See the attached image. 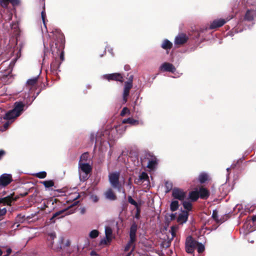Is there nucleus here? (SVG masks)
<instances>
[{
    "label": "nucleus",
    "instance_id": "nucleus-17",
    "mask_svg": "<svg viewBox=\"0 0 256 256\" xmlns=\"http://www.w3.org/2000/svg\"><path fill=\"white\" fill-rule=\"evenodd\" d=\"M226 21L224 19L215 20L210 26V29H215L222 26L225 24Z\"/></svg>",
    "mask_w": 256,
    "mask_h": 256
},
{
    "label": "nucleus",
    "instance_id": "nucleus-22",
    "mask_svg": "<svg viewBox=\"0 0 256 256\" xmlns=\"http://www.w3.org/2000/svg\"><path fill=\"white\" fill-rule=\"evenodd\" d=\"M105 196L107 199L110 200H115L117 198L112 188H109L105 192Z\"/></svg>",
    "mask_w": 256,
    "mask_h": 256
},
{
    "label": "nucleus",
    "instance_id": "nucleus-7",
    "mask_svg": "<svg viewBox=\"0 0 256 256\" xmlns=\"http://www.w3.org/2000/svg\"><path fill=\"white\" fill-rule=\"evenodd\" d=\"M12 181V176L10 174H4L0 176V190L5 188Z\"/></svg>",
    "mask_w": 256,
    "mask_h": 256
},
{
    "label": "nucleus",
    "instance_id": "nucleus-47",
    "mask_svg": "<svg viewBox=\"0 0 256 256\" xmlns=\"http://www.w3.org/2000/svg\"><path fill=\"white\" fill-rule=\"evenodd\" d=\"M134 242H131L130 239L129 242H128V244H126L124 248V251L128 252L130 250V248L132 246V245Z\"/></svg>",
    "mask_w": 256,
    "mask_h": 256
},
{
    "label": "nucleus",
    "instance_id": "nucleus-30",
    "mask_svg": "<svg viewBox=\"0 0 256 256\" xmlns=\"http://www.w3.org/2000/svg\"><path fill=\"white\" fill-rule=\"evenodd\" d=\"M123 124H130L132 125H138L139 124L138 120H136L132 118H128L122 120Z\"/></svg>",
    "mask_w": 256,
    "mask_h": 256
},
{
    "label": "nucleus",
    "instance_id": "nucleus-62",
    "mask_svg": "<svg viewBox=\"0 0 256 256\" xmlns=\"http://www.w3.org/2000/svg\"><path fill=\"white\" fill-rule=\"evenodd\" d=\"M56 192H64L65 191L63 189H58L55 190Z\"/></svg>",
    "mask_w": 256,
    "mask_h": 256
},
{
    "label": "nucleus",
    "instance_id": "nucleus-21",
    "mask_svg": "<svg viewBox=\"0 0 256 256\" xmlns=\"http://www.w3.org/2000/svg\"><path fill=\"white\" fill-rule=\"evenodd\" d=\"M67 210V209H64L61 210H60L56 213H54L52 216L50 218V222L52 223H54L56 222V218H63L64 216V215H62L64 212H66Z\"/></svg>",
    "mask_w": 256,
    "mask_h": 256
},
{
    "label": "nucleus",
    "instance_id": "nucleus-49",
    "mask_svg": "<svg viewBox=\"0 0 256 256\" xmlns=\"http://www.w3.org/2000/svg\"><path fill=\"white\" fill-rule=\"evenodd\" d=\"M10 121L7 120V122L4 124V128L2 129L1 130L2 131H4L6 130L8 128V127L9 125L11 124Z\"/></svg>",
    "mask_w": 256,
    "mask_h": 256
},
{
    "label": "nucleus",
    "instance_id": "nucleus-63",
    "mask_svg": "<svg viewBox=\"0 0 256 256\" xmlns=\"http://www.w3.org/2000/svg\"><path fill=\"white\" fill-rule=\"evenodd\" d=\"M40 92V91L38 92H37L35 96H33V98L32 100H32V102H33L35 100L36 97L39 94Z\"/></svg>",
    "mask_w": 256,
    "mask_h": 256
},
{
    "label": "nucleus",
    "instance_id": "nucleus-40",
    "mask_svg": "<svg viewBox=\"0 0 256 256\" xmlns=\"http://www.w3.org/2000/svg\"><path fill=\"white\" fill-rule=\"evenodd\" d=\"M198 252L200 254L202 253L205 250L204 246L202 244L198 242L196 244Z\"/></svg>",
    "mask_w": 256,
    "mask_h": 256
},
{
    "label": "nucleus",
    "instance_id": "nucleus-4",
    "mask_svg": "<svg viewBox=\"0 0 256 256\" xmlns=\"http://www.w3.org/2000/svg\"><path fill=\"white\" fill-rule=\"evenodd\" d=\"M120 174L118 172H112L108 175V180L111 186L115 188L120 189L121 184L120 182Z\"/></svg>",
    "mask_w": 256,
    "mask_h": 256
},
{
    "label": "nucleus",
    "instance_id": "nucleus-54",
    "mask_svg": "<svg viewBox=\"0 0 256 256\" xmlns=\"http://www.w3.org/2000/svg\"><path fill=\"white\" fill-rule=\"evenodd\" d=\"M17 38L20 36L21 30L20 29L19 27L18 26V22L17 21Z\"/></svg>",
    "mask_w": 256,
    "mask_h": 256
},
{
    "label": "nucleus",
    "instance_id": "nucleus-31",
    "mask_svg": "<svg viewBox=\"0 0 256 256\" xmlns=\"http://www.w3.org/2000/svg\"><path fill=\"white\" fill-rule=\"evenodd\" d=\"M112 230L110 227L107 226L105 229V234L106 240L108 242H110L112 240Z\"/></svg>",
    "mask_w": 256,
    "mask_h": 256
},
{
    "label": "nucleus",
    "instance_id": "nucleus-60",
    "mask_svg": "<svg viewBox=\"0 0 256 256\" xmlns=\"http://www.w3.org/2000/svg\"><path fill=\"white\" fill-rule=\"evenodd\" d=\"M134 248V246H133V248H132V250H131V251L130 252H129L128 253L126 256H130V255L132 254V252L133 251Z\"/></svg>",
    "mask_w": 256,
    "mask_h": 256
},
{
    "label": "nucleus",
    "instance_id": "nucleus-44",
    "mask_svg": "<svg viewBox=\"0 0 256 256\" xmlns=\"http://www.w3.org/2000/svg\"><path fill=\"white\" fill-rule=\"evenodd\" d=\"M88 152H84V154H82L80 157V161L79 162H81L82 161H87L88 160Z\"/></svg>",
    "mask_w": 256,
    "mask_h": 256
},
{
    "label": "nucleus",
    "instance_id": "nucleus-26",
    "mask_svg": "<svg viewBox=\"0 0 256 256\" xmlns=\"http://www.w3.org/2000/svg\"><path fill=\"white\" fill-rule=\"evenodd\" d=\"M148 180V174L145 172H142L140 174L139 176V178L137 181L134 182L136 184H138L139 182H143L144 181Z\"/></svg>",
    "mask_w": 256,
    "mask_h": 256
},
{
    "label": "nucleus",
    "instance_id": "nucleus-13",
    "mask_svg": "<svg viewBox=\"0 0 256 256\" xmlns=\"http://www.w3.org/2000/svg\"><path fill=\"white\" fill-rule=\"evenodd\" d=\"M138 226L135 222H133L131 225L130 231V238L131 242H135L136 240V232Z\"/></svg>",
    "mask_w": 256,
    "mask_h": 256
},
{
    "label": "nucleus",
    "instance_id": "nucleus-34",
    "mask_svg": "<svg viewBox=\"0 0 256 256\" xmlns=\"http://www.w3.org/2000/svg\"><path fill=\"white\" fill-rule=\"evenodd\" d=\"M41 16H42V22H43V24L44 25V26L45 28H46V32H48L47 30V28H46V10H45V6L44 5V6H43V10H42V12H41Z\"/></svg>",
    "mask_w": 256,
    "mask_h": 256
},
{
    "label": "nucleus",
    "instance_id": "nucleus-28",
    "mask_svg": "<svg viewBox=\"0 0 256 256\" xmlns=\"http://www.w3.org/2000/svg\"><path fill=\"white\" fill-rule=\"evenodd\" d=\"M218 211L216 210H213L212 217L217 223H222L225 221L224 216L222 218L218 219Z\"/></svg>",
    "mask_w": 256,
    "mask_h": 256
},
{
    "label": "nucleus",
    "instance_id": "nucleus-20",
    "mask_svg": "<svg viewBox=\"0 0 256 256\" xmlns=\"http://www.w3.org/2000/svg\"><path fill=\"white\" fill-rule=\"evenodd\" d=\"M254 17H256V11L252 10H248L244 16V20L247 21H252Z\"/></svg>",
    "mask_w": 256,
    "mask_h": 256
},
{
    "label": "nucleus",
    "instance_id": "nucleus-23",
    "mask_svg": "<svg viewBox=\"0 0 256 256\" xmlns=\"http://www.w3.org/2000/svg\"><path fill=\"white\" fill-rule=\"evenodd\" d=\"M161 46L164 50H170L172 47V44L168 40L165 39L163 40Z\"/></svg>",
    "mask_w": 256,
    "mask_h": 256
},
{
    "label": "nucleus",
    "instance_id": "nucleus-52",
    "mask_svg": "<svg viewBox=\"0 0 256 256\" xmlns=\"http://www.w3.org/2000/svg\"><path fill=\"white\" fill-rule=\"evenodd\" d=\"M6 212V210L5 208L0 209V216H4Z\"/></svg>",
    "mask_w": 256,
    "mask_h": 256
},
{
    "label": "nucleus",
    "instance_id": "nucleus-64",
    "mask_svg": "<svg viewBox=\"0 0 256 256\" xmlns=\"http://www.w3.org/2000/svg\"><path fill=\"white\" fill-rule=\"evenodd\" d=\"M27 194H28V192H26L24 193L23 194H20L19 195L20 196L22 197H23L24 196H26Z\"/></svg>",
    "mask_w": 256,
    "mask_h": 256
},
{
    "label": "nucleus",
    "instance_id": "nucleus-51",
    "mask_svg": "<svg viewBox=\"0 0 256 256\" xmlns=\"http://www.w3.org/2000/svg\"><path fill=\"white\" fill-rule=\"evenodd\" d=\"M10 203V202L8 201V200L6 198H0V204H9Z\"/></svg>",
    "mask_w": 256,
    "mask_h": 256
},
{
    "label": "nucleus",
    "instance_id": "nucleus-45",
    "mask_svg": "<svg viewBox=\"0 0 256 256\" xmlns=\"http://www.w3.org/2000/svg\"><path fill=\"white\" fill-rule=\"evenodd\" d=\"M24 44L22 42L21 44H20V45H19V50H18V52H17V55H16V56H17V60L21 56V52L22 51V48L24 46Z\"/></svg>",
    "mask_w": 256,
    "mask_h": 256
},
{
    "label": "nucleus",
    "instance_id": "nucleus-43",
    "mask_svg": "<svg viewBox=\"0 0 256 256\" xmlns=\"http://www.w3.org/2000/svg\"><path fill=\"white\" fill-rule=\"evenodd\" d=\"M165 186L166 188V192H170V190H172V184L171 182H165Z\"/></svg>",
    "mask_w": 256,
    "mask_h": 256
},
{
    "label": "nucleus",
    "instance_id": "nucleus-32",
    "mask_svg": "<svg viewBox=\"0 0 256 256\" xmlns=\"http://www.w3.org/2000/svg\"><path fill=\"white\" fill-rule=\"evenodd\" d=\"M9 3L12 4L14 6L16 4V0H0V4L3 7H6Z\"/></svg>",
    "mask_w": 256,
    "mask_h": 256
},
{
    "label": "nucleus",
    "instance_id": "nucleus-8",
    "mask_svg": "<svg viewBox=\"0 0 256 256\" xmlns=\"http://www.w3.org/2000/svg\"><path fill=\"white\" fill-rule=\"evenodd\" d=\"M61 64V62L60 60L56 58L50 64V72L54 76H56L58 74V72L60 70H59L60 66Z\"/></svg>",
    "mask_w": 256,
    "mask_h": 256
},
{
    "label": "nucleus",
    "instance_id": "nucleus-15",
    "mask_svg": "<svg viewBox=\"0 0 256 256\" xmlns=\"http://www.w3.org/2000/svg\"><path fill=\"white\" fill-rule=\"evenodd\" d=\"M160 69L164 72H174L176 70L174 66L169 62H164L160 66Z\"/></svg>",
    "mask_w": 256,
    "mask_h": 256
},
{
    "label": "nucleus",
    "instance_id": "nucleus-41",
    "mask_svg": "<svg viewBox=\"0 0 256 256\" xmlns=\"http://www.w3.org/2000/svg\"><path fill=\"white\" fill-rule=\"evenodd\" d=\"M34 176L39 178H44L46 176V172L43 171L34 174Z\"/></svg>",
    "mask_w": 256,
    "mask_h": 256
},
{
    "label": "nucleus",
    "instance_id": "nucleus-37",
    "mask_svg": "<svg viewBox=\"0 0 256 256\" xmlns=\"http://www.w3.org/2000/svg\"><path fill=\"white\" fill-rule=\"evenodd\" d=\"M104 136V134L102 132H97L96 134V144L95 148L96 147V144L100 142V143L102 142V136Z\"/></svg>",
    "mask_w": 256,
    "mask_h": 256
},
{
    "label": "nucleus",
    "instance_id": "nucleus-35",
    "mask_svg": "<svg viewBox=\"0 0 256 256\" xmlns=\"http://www.w3.org/2000/svg\"><path fill=\"white\" fill-rule=\"evenodd\" d=\"M182 204L184 209H186L188 212L192 210V204L189 202L184 201Z\"/></svg>",
    "mask_w": 256,
    "mask_h": 256
},
{
    "label": "nucleus",
    "instance_id": "nucleus-59",
    "mask_svg": "<svg viewBox=\"0 0 256 256\" xmlns=\"http://www.w3.org/2000/svg\"><path fill=\"white\" fill-rule=\"evenodd\" d=\"M11 252H12V250L10 248H8L6 250V253H7L6 254L4 255L3 256H8L11 253Z\"/></svg>",
    "mask_w": 256,
    "mask_h": 256
},
{
    "label": "nucleus",
    "instance_id": "nucleus-29",
    "mask_svg": "<svg viewBox=\"0 0 256 256\" xmlns=\"http://www.w3.org/2000/svg\"><path fill=\"white\" fill-rule=\"evenodd\" d=\"M38 76L34 77L28 80L26 82V84L28 86H34L38 84Z\"/></svg>",
    "mask_w": 256,
    "mask_h": 256
},
{
    "label": "nucleus",
    "instance_id": "nucleus-24",
    "mask_svg": "<svg viewBox=\"0 0 256 256\" xmlns=\"http://www.w3.org/2000/svg\"><path fill=\"white\" fill-rule=\"evenodd\" d=\"M199 198L198 192L197 190H194L189 192L188 198L192 202L196 201Z\"/></svg>",
    "mask_w": 256,
    "mask_h": 256
},
{
    "label": "nucleus",
    "instance_id": "nucleus-53",
    "mask_svg": "<svg viewBox=\"0 0 256 256\" xmlns=\"http://www.w3.org/2000/svg\"><path fill=\"white\" fill-rule=\"evenodd\" d=\"M90 141L94 142H96V134H92L90 136Z\"/></svg>",
    "mask_w": 256,
    "mask_h": 256
},
{
    "label": "nucleus",
    "instance_id": "nucleus-6",
    "mask_svg": "<svg viewBox=\"0 0 256 256\" xmlns=\"http://www.w3.org/2000/svg\"><path fill=\"white\" fill-rule=\"evenodd\" d=\"M186 192H184L183 190L178 188H174L172 190V196L174 199L183 201L186 198Z\"/></svg>",
    "mask_w": 256,
    "mask_h": 256
},
{
    "label": "nucleus",
    "instance_id": "nucleus-36",
    "mask_svg": "<svg viewBox=\"0 0 256 256\" xmlns=\"http://www.w3.org/2000/svg\"><path fill=\"white\" fill-rule=\"evenodd\" d=\"M42 184L46 188H49L54 186V182L52 180H45Z\"/></svg>",
    "mask_w": 256,
    "mask_h": 256
},
{
    "label": "nucleus",
    "instance_id": "nucleus-57",
    "mask_svg": "<svg viewBox=\"0 0 256 256\" xmlns=\"http://www.w3.org/2000/svg\"><path fill=\"white\" fill-rule=\"evenodd\" d=\"M74 194L75 195V196H73L72 198L74 200H77V199L80 198V194Z\"/></svg>",
    "mask_w": 256,
    "mask_h": 256
},
{
    "label": "nucleus",
    "instance_id": "nucleus-18",
    "mask_svg": "<svg viewBox=\"0 0 256 256\" xmlns=\"http://www.w3.org/2000/svg\"><path fill=\"white\" fill-rule=\"evenodd\" d=\"M63 48H61L60 49V46H58L57 48H55L53 45L51 46V50L52 51V54L54 56V53L56 52L58 55H60V62H61L64 60V52L62 50Z\"/></svg>",
    "mask_w": 256,
    "mask_h": 256
},
{
    "label": "nucleus",
    "instance_id": "nucleus-33",
    "mask_svg": "<svg viewBox=\"0 0 256 256\" xmlns=\"http://www.w3.org/2000/svg\"><path fill=\"white\" fill-rule=\"evenodd\" d=\"M179 204L178 200H173L170 204V210L172 212H174L178 208Z\"/></svg>",
    "mask_w": 256,
    "mask_h": 256
},
{
    "label": "nucleus",
    "instance_id": "nucleus-50",
    "mask_svg": "<svg viewBox=\"0 0 256 256\" xmlns=\"http://www.w3.org/2000/svg\"><path fill=\"white\" fill-rule=\"evenodd\" d=\"M129 112V110L127 108H124L120 112V116H124L126 112Z\"/></svg>",
    "mask_w": 256,
    "mask_h": 256
},
{
    "label": "nucleus",
    "instance_id": "nucleus-38",
    "mask_svg": "<svg viewBox=\"0 0 256 256\" xmlns=\"http://www.w3.org/2000/svg\"><path fill=\"white\" fill-rule=\"evenodd\" d=\"M56 238V234L55 232H51L49 233L48 234L47 240L48 241H51L50 244L52 245L53 244V240Z\"/></svg>",
    "mask_w": 256,
    "mask_h": 256
},
{
    "label": "nucleus",
    "instance_id": "nucleus-55",
    "mask_svg": "<svg viewBox=\"0 0 256 256\" xmlns=\"http://www.w3.org/2000/svg\"><path fill=\"white\" fill-rule=\"evenodd\" d=\"M132 81H133V76L130 75V77L128 78V80L127 82H130V84H132Z\"/></svg>",
    "mask_w": 256,
    "mask_h": 256
},
{
    "label": "nucleus",
    "instance_id": "nucleus-58",
    "mask_svg": "<svg viewBox=\"0 0 256 256\" xmlns=\"http://www.w3.org/2000/svg\"><path fill=\"white\" fill-rule=\"evenodd\" d=\"M90 255L91 256H98V254L96 253V252L94 250H92L90 252Z\"/></svg>",
    "mask_w": 256,
    "mask_h": 256
},
{
    "label": "nucleus",
    "instance_id": "nucleus-56",
    "mask_svg": "<svg viewBox=\"0 0 256 256\" xmlns=\"http://www.w3.org/2000/svg\"><path fill=\"white\" fill-rule=\"evenodd\" d=\"M6 152L4 150H0V160L4 156Z\"/></svg>",
    "mask_w": 256,
    "mask_h": 256
},
{
    "label": "nucleus",
    "instance_id": "nucleus-9",
    "mask_svg": "<svg viewBox=\"0 0 256 256\" xmlns=\"http://www.w3.org/2000/svg\"><path fill=\"white\" fill-rule=\"evenodd\" d=\"M78 166L81 170L86 174V176L84 177L83 178V180L84 181L88 178V174L92 172V168L88 164L82 163L81 162H78Z\"/></svg>",
    "mask_w": 256,
    "mask_h": 256
},
{
    "label": "nucleus",
    "instance_id": "nucleus-5",
    "mask_svg": "<svg viewBox=\"0 0 256 256\" xmlns=\"http://www.w3.org/2000/svg\"><path fill=\"white\" fill-rule=\"evenodd\" d=\"M196 244H198V242L194 240L192 236H188L185 242L186 251L188 254H192L196 246Z\"/></svg>",
    "mask_w": 256,
    "mask_h": 256
},
{
    "label": "nucleus",
    "instance_id": "nucleus-27",
    "mask_svg": "<svg viewBox=\"0 0 256 256\" xmlns=\"http://www.w3.org/2000/svg\"><path fill=\"white\" fill-rule=\"evenodd\" d=\"M198 180L200 184L205 183L208 180V175L206 172H202L200 174Z\"/></svg>",
    "mask_w": 256,
    "mask_h": 256
},
{
    "label": "nucleus",
    "instance_id": "nucleus-46",
    "mask_svg": "<svg viewBox=\"0 0 256 256\" xmlns=\"http://www.w3.org/2000/svg\"><path fill=\"white\" fill-rule=\"evenodd\" d=\"M128 202L130 204L136 207H137L138 206V203L132 198V197L130 196H128Z\"/></svg>",
    "mask_w": 256,
    "mask_h": 256
},
{
    "label": "nucleus",
    "instance_id": "nucleus-2",
    "mask_svg": "<svg viewBox=\"0 0 256 256\" xmlns=\"http://www.w3.org/2000/svg\"><path fill=\"white\" fill-rule=\"evenodd\" d=\"M140 160L142 166H144L148 161L146 166L150 170L154 169L158 164L156 158L150 152H146Z\"/></svg>",
    "mask_w": 256,
    "mask_h": 256
},
{
    "label": "nucleus",
    "instance_id": "nucleus-16",
    "mask_svg": "<svg viewBox=\"0 0 256 256\" xmlns=\"http://www.w3.org/2000/svg\"><path fill=\"white\" fill-rule=\"evenodd\" d=\"M198 192L199 198L202 200H206L210 196V191L202 186H201L199 190L198 191Z\"/></svg>",
    "mask_w": 256,
    "mask_h": 256
},
{
    "label": "nucleus",
    "instance_id": "nucleus-11",
    "mask_svg": "<svg viewBox=\"0 0 256 256\" xmlns=\"http://www.w3.org/2000/svg\"><path fill=\"white\" fill-rule=\"evenodd\" d=\"M188 40V38L186 34L181 33L175 38L174 44L176 45H182L186 44Z\"/></svg>",
    "mask_w": 256,
    "mask_h": 256
},
{
    "label": "nucleus",
    "instance_id": "nucleus-19",
    "mask_svg": "<svg viewBox=\"0 0 256 256\" xmlns=\"http://www.w3.org/2000/svg\"><path fill=\"white\" fill-rule=\"evenodd\" d=\"M188 212L187 211L183 210L181 214H180L178 218L177 222L180 224H183L186 222L188 218Z\"/></svg>",
    "mask_w": 256,
    "mask_h": 256
},
{
    "label": "nucleus",
    "instance_id": "nucleus-25",
    "mask_svg": "<svg viewBox=\"0 0 256 256\" xmlns=\"http://www.w3.org/2000/svg\"><path fill=\"white\" fill-rule=\"evenodd\" d=\"M176 213L175 214H168L167 213L165 216V222L167 223L168 225L176 218Z\"/></svg>",
    "mask_w": 256,
    "mask_h": 256
},
{
    "label": "nucleus",
    "instance_id": "nucleus-42",
    "mask_svg": "<svg viewBox=\"0 0 256 256\" xmlns=\"http://www.w3.org/2000/svg\"><path fill=\"white\" fill-rule=\"evenodd\" d=\"M178 228L177 226H171L170 232L172 236V239L174 238L176 236V231Z\"/></svg>",
    "mask_w": 256,
    "mask_h": 256
},
{
    "label": "nucleus",
    "instance_id": "nucleus-12",
    "mask_svg": "<svg viewBox=\"0 0 256 256\" xmlns=\"http://www.w3.org/2000/svg\"><path fill=\"white\" fill-rule=\"evenodd\" d=\"M16 102L14 103V108L12 110L8 111L4 117V119L8 120L12 122L16 118Z\"/></svg>",
    "mask_w": 256,
    "mask_h": 256
},
{
    "label": "nucleus",
    "instance_id": "nucleus-1",
    "mask_svg": "<svg viewBox=\"0 0 256 256\" xmlns=\"http://www.w3.org/2000/svg\"><path fill=\"white\" fill-rule=\"evenodd\" d=\"M22 98V100L20 99L17 102V118L20 116L32 102L29 94L24 93Z\"/></svg>",
    "mask_w": 256,
    "mask_h": 256
},
{
    "label": "nucleus",
    "instance_id": "nucleus-61",
    "mask_svg": "<svg viewBox=\"0 0 256 256\" xmlns=\"http://www.w3.org/2000/svg\"><path fill=\"white\" fill-rule=\"evenodd\" d=\"M252 222H256V214L252 216Z\"/></svg>",
    "mask_w": 256,
    "mask_h": 256
},
{
    "label": "nucleus",
    "instance_id": "nucleus-3",
    "mask_svg": "<svg viewBox=\"0 0 256 256\" xmlns=\"http://www.w3.org/2000/svg\"><path fill=\"white\" fill-rule=\"evenodd\" d=\"M52 38L56 41L55 48L60 46L61 48H64L65 39L64 34L59 29H54L52 32Z\"/></svg>",
    "mask_w": 256,
    "mask_h": 256
},
{
    "label": "nucleus",
    "instance_id": "nucleus-14",
    "mask_svg": "<svg viewBox=\"0 0 256 256\" xmlns=\"http://www.w3.org/2000/svg\"><path fill=\"white\" fill-rule=\"evenodd\" d=\"M132 84L130 82L124 83V86L123 92V100L126 102L128 100V97L129 96L130 90L132 88Z\"/></svg>",
    "mask_w": 256,
    "mask_h": 256
},
{
    "label": "nucleus",
    "instance_id": "nucleus-10",
    "mask_svg": "<svg viewBox=\"0 0 256 256\" xmlns=\"http://www.w3.org/2000/svg\"><path fill=\"white\" fill-rule=\"evenodd\" d=\"M104 78L108 80H115L121 82H124V78L122 74L120 73H113L110 74H106L104 76Z\"/></svg>",
    "mask_w": 256,
    "mask_h": 256
},
{
    "label": "nucleus",
    "instance_id": "nucleus-48",
    "mask_svg": "<svg viewBox=\"0 0 256 256\" xmlns=\"http://www.w3.org/2000/svg\"><path fill=\"white\" fill-rule=\"evenodd\" d=\"M136 208V211L135 214V218L137 219H139L140 218V208L138 206Z\"/></svg>",
    "mask_w": 256,
    "mask_h": 256
},
{
    "label": "nucleus",
    "instance_id": "nucleus-39",
    "mask_svg": "<svg viewBox=\"0 0 256 256\" xmlns=\"http://www.w3.org/2000/svg\"><path fill=\"white\" fill-rule=\"evenodd\" d=\"M98 230H94L90 232L89 236L92 238H94L98 236Z\"/></svg>",
    "mask_w": 256,
    "mask_h": 256
}]
</instances>
